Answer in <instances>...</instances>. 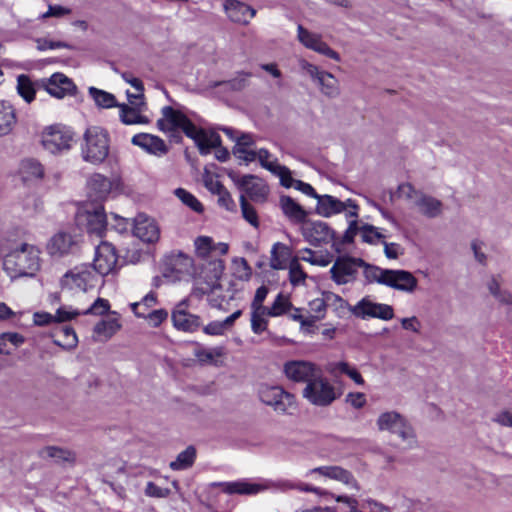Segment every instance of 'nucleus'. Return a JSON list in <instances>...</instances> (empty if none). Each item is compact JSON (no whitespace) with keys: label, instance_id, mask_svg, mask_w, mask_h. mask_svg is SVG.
Segmentation results:
<instances>
[{"label":"nucleus","instance_id":"9d476101","mask_svg":"<svg viewBox=\"0 0 512 512\" xmlns=\"http://www.w3.org/2000/svg\"><path fill=\"white\" fill-rule=\"evenodd\" d=\"M365 261L358 257L348 255L338 256L330 268V275L337 285L353 283Z\"/></svg>","mask_w":512,"mask_h":512},{"label":"nucleus","instance_id":"412c9836","mask_svg":"<svg viewBox=\"0 0 512 512\" xmlns=\"http://www.w3.org/2000/svg\"><path fill=\"white\" fill-rule=\"evenodd\" d=\"M39 86L45 89L51 96L62 99L67 95H73L76 86L73 81L63 73H54L47 79H42Z\"/></svg>","mask_w":512,"mask_h":512},{"label":"nucleus","instance_id":"774afa93","mask_svg":"<svg viewBox=\"0 0 512 512\" xmlns=\"http://www.w3.org/2000/svg\"><path fill=\"white\" fill-rule=\"evenodd\" d=\"M234 273L240 280L247 281L250 279L252 270L244 258L234 260Z\"/></svg>","mask_w":512,"mask_h":512},{"label":"nucleus","instance_id":"13d9d810","mask_svg":"<svg viewBox=\"0 0 512 512\" xmlns=\"http://www.w3.org/2000/svg\"><path fill=\"white\" fill-rule=\"evenodd\" d=\"M300 259L312 265L321 267H326L332 262V259L329 255L318 254L308 248L303 250V255L300 257Z\"/></svg>","mask_w":512,"mask_h":512},{"label":"nucleus","instance_id":"2eb2a0df","mask_svg":"<svg viewBox=\"0 0 512 512\" xmlns=\"http://www.w3.org/2000/svg\"><path fill=\"white\" fill-rule=\"evenodd\" d=\"M110 309L109 301L98 297L87 309L73 308L72 306L62 305L57 308L55 322H67L78 317L79 315H104Z\"/></svg>","mask_w":512,"mask_h":512},{"label":"nucleus","instance_id":"58836bf2","mask_svg":"<svg viewBox=\"0 0 512 512\" xmlns=\"http://www.w3.org/2000/svg\"><path fill=\"white\" fill-rule=\"evenodd\" d=\"M256 155V159L259 160L261 166L279 177L280 180L285 176V173L287 174V170L289 168L279 164L277 158H275L268 150L261 148L256 151Z\"/></svg>","mask_w":512,"mask_h":512},{"label":"nucleus","instance_id":"a211bd4d","mask_svg":"<svg viewBox=\"0 0 512 512\" xmlns=\"http://www.w3.org/2000/svg\"><path fill=\"white\" fill-rule=\"evenodd\" d=\"M162 117L157 121V127L163 132L182 130L186 135L191 130L193 123L182 112L165 106L161 110Z\"/></svg>","mask_w":512,"mask_h":512},{"label":"nucleus","instance_id":"f704fd0d","mask_svg":"<svg viewBox=\"0 0 512 512\" xmlns=\"http://www.w3.org/2000/svg\"><path fill=\"white\" fill-rule=\"evenodd\" d=\"M442 202L422 192L414 209L427 218H436L442 214Z\"/></svg>","mask_w":512,"mask_h":512},{"label":"nucleus","instance_id":"0e129e2a","mask_svg":"<svg viewBox=\"0 0 512 512\" xmlns=\"http://www.w3.org/2000/svg\"><path fill=\"white\" fill-rule=\"evenodd\" d=\"M240 205L243 218L253 227L257 228L259 226L257 212L255 208L247 202L244 195L240 197Z\"/></svg>","mask_w":512,"mask_h":512},{"label":"nucleus","instance_id":"473e14b6","mask_svg":"<svg viewBox=\"0 0 512 512\" xmlns=\"http://www.w3.org/2000/svg\"><path fill=\"white\" fill-rule=\"evenodd\" d=\"M409 420L401 413L390 410L379 414L376 419V427L380 432H388L394 435Z\"/></svg>","mask_w":512,"mask_h":512},{"label":"nucleus","instance_id":"e433bc0d","mask_svg":"<svg viewBox=\"0 0 512 512\" xmlns=\"http://www.w3.org/2000/svg\"><path fill=\"white\" fill-rule=\"evenodd\" d=\"M279 204L282 212L291 222L297 224L305 222L307 212L294 199L289 196H281Z\"/></svg>","mask_w":512,"mask_h":512},{"label":"nucleus","instance_id":"f03ea898","mask_svg":"<svg viewBox=\"0 0 512 512\" xmlns=\"http://www.w3.org/2000/svg\"><path fill=\"white\" fill-rule=\"evenodd\" d=\"M196 255L202 259H212L210 265L211 276L205 287L199 288L201 293L206 294L218 287V280L222 276L224 270V262L219 257L228 252V244L223 242H215L209 236H198L194 240Z\"/></svg>","mask_w":512,"mask_h":512},{"label":"nucleus","instance_id":"c9c22d12","mask_svg":"<svg viewBox=\"0 0 512 512\" xmlns=\"http://www.w3.org/2000/svg\"><path fill=\"white\" fill-rule=\"evenodd\" d=\"M292 256L291 249L283 243L277 242L272 246L270 267L274 270H284L289 266Z\"/></svg>","mask_w":512,"mask_h":512},{"label":"nucleus","instance_id":"4d7b16f0","mask_svg":"<svg viewBox=\"0 0 512 512\" xmlns=\"http://www.w3.org/2000/svg\"><path fill=\"white\" fill-rule=\"evenodd\" d=\"M267 309H252L251 312V329L255 334H261L267 329L266 316Z\"/></svg>","mask_w":512,"mask_h":512},{"label":"nucleus","instance_id":"37998d69","mask_svg":"<svg viewBox=\"0 0 512 512\" xmlns=\"http://www.w3.org/2000/svg\"><path fill=\"white\" fill-rule=\"evenodd\" d=\"M89 96L93 99L95 105L99 108L109 109L118 107L116 97L105 90L98 89L96 87H89Z\"/></svg>","mask_w":512,"mask_h":512},{"label":"nucleus","instance_id":"4be33fe9","mask_svg":"<svg viewBox=\"0 0 512 512\" xmlns=\"http://www.w3.org/2000/svg\"><path fill=\"white\" fill-rule=\"evenodd\" d=\"M283 371L289 380L308 384L320 371V368L308 361L293 360L284 364Z\"/></svg>","mask_w":512,"mask_h":512},{"label":"nucleus","instance_id":"f8f14e48","mask_svg":"<svg viewBox=\"0 0 512 512\" xmlns=\"http://www.w3.org/2000/svg\"><path fill=\"white\" fill-rule=\"evenodd\" d=\"M98 278L87 264L75 266L61 278V286L71 291H83L93 288Z\"/></svg>","mask_w":512,"mask_h":512},{"label":"nucleus","instance_id":"ddd939ff","mask_svg":"<svg viewBox=\"0 0 512 512\" xmlns=\"http://www.w3.org/2000/svg\"><path fill=\"white\" fill-rule=\"evenodd\" d=\"M351 313L361 319L378 318L391 320L394 317V309L391 305L374 302L369 297L362 298L351 309Z\"/></svg>","mask_w":512,"mask_h":512},{"label":"nucleus","instance_id":"6e6552de","mask_svg":"<svg viewBox=\"0 0 512 512\" xmlns=\"http://www.w3.org/2000/svg\"><path fill=\"white\" fill-rule=\"evenodd\" d=\"M299 67L319 87L324 96L336 98L340 95L339 81L332 73L320 69L305 59L299 60Z\"/></svg>","mask_w":512,"mask_h":512},{"label":"nucleus","instance_id":"c756f323","mask_svg":"<svg viewBox=\"0 0 512 512\" xmlns=\"http://www.w3.org/2000/svg\"><path fill=\"white\" fill-rule=\"evenodd\" d=\"M131 142L142 148L149 154L162 157L167 154L169 148L163 139L148 133H139L132 137Z\"/></svg>","mask_w":512,"mask_h":512},{"label":"nucleus","instance_id":"423d86ee","mask_svg":"<svg viewBox=\"0 0 512 512\" xmlns=\"http://www.w3.org/2000/svg\"><path fill=\"white\" fill-rule=\"evenodd\" d=\"M77 223L90 234L102 237L107 227V215L101 203L85 202L77 212Z\"/></svg>","mask_w":512,"mask_h":512},{"label":"nucleus","instance_id":"4c0bfd02","mask_svg":"<svg viewBox=\"0 0 512 512\" xmlns=\"http://www.w3.org/2000/svg\"><path fill=\"white\" fill-rule=\"evenodd\" d=\"M19 174L24 182H35L44 177L43 165L36 159H24L19 167Z\"/></svg>","mask_w":512,"mask_h":512},{"label":"nucleus","instance_id":"72a5a7b5","mask_svg":"<svg viewBox=\"0 0 512 512\" xmlns=\"http://www.w3.org/2000/svg\"><path fill=\"white\" fill-rule=\"evenodd\" d=\"M239 185L253 201H264L268 195L267 186L253 175L241 177Z\"/></svg>","mask_w":512,"mask_h":512},{"label":"nucleus","instance_id":"4468645a","mask_svg":"<svg viewBox=\"0 0 512 512\" xmlns=\"http://www.w3.org/2000/svg\"><path fill=\"white\" fill-rule=\"evenodd\" d=\"M222 131L231 140L235 141V146L233 147V154L238 159L243 160L246 163L253 162L256 160V151L253 149L255 140L252 134L236 131L228 127L222 128Z\"/></svg>","mask_w":512,"mask_h":512},{"label":"nucleus","instance_id":"bb28decb","mask_svg":"<svg viewBox=\"0 0 512 512\" xmlns=\"http://www.w3.org/2000/svg\"><path fill=\"white\" fill-rule=\"evenodd\" d=\"M302 233L305 239L314 245L327 243L333 239V231L323 221L304 222Z\"/></svg>","mask_w":512,"mask_h":512},{"label":"nucleus","instance_id":"8fccbe9b","mask_svg":"<svg viewBox=\"0 0 512 512\" xmlns=\"http://www.w3.org/2000/svg\"><path fill=\"white\" fill-rule=\"evenodd\" d=\"M196 458V449L193 446H188L184 451L180 452L177 458L170 463L172 470H185L191 467Z\"/></svg>","mask_w":512,"mask_h":512},{"label":"nucleus","instance_id":"7c9ffc66","mask_svg":"<svg viewBox=\"0 0 512 512\" xmlns=\"http://www.w3.org/2000/svg\"><path fill=\"white\" fill-rule=\"evenodd\" d=\"M223 8L228 18L239 24H248L256 14L255 9L238 0H225Z\"/></svg>","mask_w":512,"mask_h":512},{"label":"nucleus","instance_id":"e2e57ef3","mask_svg":"<svg viewBox=\"0 0 512 512\" xmlns=\"http://www.w3.org/2000/svg\"><path fill=\"white\" fill-rule=\"evenodd\" d=\"M421 194L422 192L416 190L410 183H402L397 189L398 197L411 202L413 207L416 205L418 197H420Z\"/></svg>","mask_w":512,"mask_h":512},{"label":"nucleus","instance_id":"b1692460","mask_svg":"<svg viewBox=\"0 0 512 512\" xmlns=\"http://www.w3.org/2000/svg\"><path fill=\"white\" fill-rule=\"evenodd\" d=\"M385 286L402 292L413 293L418 286V280L409 271L389 269Z\"/></svg>","mask_w":512,"mask_h":512},{"label":"nucleus","instance_id":"393cba45","mask_svg":"<svg viewBox=\"0 0 512 512\" xmlns=\"http://www.w3.org/2000/svg\"><path fill=\"white\" fill-rule=\"evenodd\" d=\"M189 138L193 139L202 155L210 153L211 149L221 145V137L214 131L198 129L194 124L187 133Z\"/></svg>","mask_w":512,"mask_h":512},{"label":"nucleus","instance_id":"aec40b11","mask_svg":"<svg viewBox=\"0 0 512 512\" xmlns=\"http://www.w3.org/2000/svg\"><path fill=\"white\" fill-rule=\"evenodd\" d=\"M187 308V300H183L178 303L172 311L171 319L173 326L177 330L192 333L202 326V321L199 316L188 312Z\"/></svg>","mask_w":512,"mask_h":512},{"label":"nucleus","instance_id":"ea45409f","mask_svg":"<svg viewBox=\"0 0 512 512\" xmlns=\"http://www.w3.org/2000/svg\"><path fill=\"white\" fill-rule=\"evenodd\" d=\"M394 436L398 439L399 448L403 450H412L418 447L417 434L410 421L403 425Z\"/></svg>","mask_w":512,"mask_h":512},{"label":"nucleus","instance_id":"c03bdc74","mask_svg":"<svg viewBox=\"0 0 512 512\" xmlns=\"http://www.w3.org/2000/svg\"><path fill=\"white\" fill-rule=\"evenodd\" d=\"M54 343L64 349H73L78 343L77 335L71 327H62L54 334Z\"/></svg>","mask_w":512,"mask_h":512},{"label":"nucleus","instance_id":"a18cd8bd","mask_svg":"<svg viewBox=\"0 0 512 512\" xmlns=\"http://www.w3.org/2000/svg\"><path fill=\"white\" fill-rule=\"evenodd\" d=\"M325 297L327 309H332L338 317H344L348 312H351L353 306H350L341 296L327 291L325 292Z\"/></svg>","mask_w":512,"mask_h":512},{"label":"nucleus","instance_id":"680f3d73","mask_svg":"<svg viewBox=\"0 0 512 512\" xmlns=\"http://www.w3.org/2000/svg\"><path fill=\"white\" fill-rule=\"evenodd\" d=\"M291 304L289 299L283 294H278L276 299L274 300L272 306L267 308V314L271 317H277L284 314L289 308Z\"/></svg>","mask_w":512,"mask_h":512},{"label":"nucleus","instance_id":"3c124183","mask_svg":"<svg viewBox=\"0 0 512 512\" xmlns=\"http://www.w3.org/2000/svg\"><path fill=\"white\" fill-rule=\"evenodd\" d=\"M17 91L27 103H31L35 98V86L27 75L22 74L17 77Z\"/></svg>","mask_w":512,"mask_h":512},{"label":"nucleus","instance_id":"1a4fd4ad","mask_svg":"<svg viewBox=\"0 0 512 512\" xmlns=\"http://www.w3.org/2000/svg\"><path fill=\"white\" fill-rule=\"evenodd\" d=\"M122 191V182L118 176L106 177L93 174L88 180V202L101 203L110 196Z\"/></svg>","mask_w":512,"mask_h":512},{"label":"nucleus","instance_id":"5fc2aeb1","mask_svg":"<svg viewBox=\"0 0 512 512\" xmlns=\"http://www.w3.org/2000/svg\"><path fill=\"white\" fill-rule=\"evenodd\" d=\"M361 269H363V274L368 282H376L385 285L389 269H383L374 265H370L366 262L365 265L361 266Z\"/></svg>","mask_w":512,"mask_h":512},{"label":"nucleus","instance_id":"39448f33","mask_svg":"<svg viewBox=\"0 0 512 512\" xmlns=\"http://www.w3.org/2000/svg\"><path fill=\"white\" fill-rule=\"evenodd\" d=\"M302 394L312 405L319 407L329 406L338 398L336 388L321 370L306 384Z\"/></svg>","mask_w":512,"mask_h":512},{"label":"nucleus","instance_id":"c85d7f7f","mask_svg":"<svg viewBox=\"0 0 512 512\" xmlns=\"http://www.w3.org/2000/svg\"><path fill=\"white\" fill-rule=\"evenodd\" d=\"M121 328L119 315L116 312H111L108 317L95 324L92 337L96 342H106Z\"/></svg>","mask_w":512,"mask_h":512},{"label":"nucleus","instance_id":"f257e3e1","mask_svg":"<svg viewBox=\"0 0 512 512\" xmlns=\"http://www.w3.org/2000/svg\"><path fill=\"white\" fill-rule=\"evenodd\" d=\"M41 251L30 243H21L3 257L2 267L11 280L33 278L41 269Z\"/></svg>","mask_w":512,"mask_h":512},{"label":"nucleus","instance_id":"79ce46f5","mask_svg":"<svg viewBox=\"0 0 512 512\" xmlns=\"http://www.w3.org/2000/svg\"><path fill=\"white\" fill-rule=\"evenodd\" d=\"M487 288L490 294L502 305H512V293L502 289L500 277L492 276L487 282Z\"/></svg>","mask_w":512,"mask_h":512},{"label":"nucleus","instance_id":"20e7f679","mask_svg":"<svg viewBox=\"0 0 512 512\" xmlns=\"http://www.w3.org/2000/svg\"><path fill=\"white\" fill-rule=\"evenodd\" d=\"M317 213L323 217H331L335 214H339L345 212L346 218L349 220V227L347 229V234H354L358 229L357 219H358V211L359 206L352 199H347L346 201H341L334 196L331 195H319L316 198Z\"/></svg>","mask_w":512,"mask_h":512},{"label":"nucleus","instance_id":"6e6d98bb","mask_svg":"<svg viewBox=\"0 0 512 512\" xmlns=\"http://www.w3.org/2000/svg\"><path fill=\"white\" fill-rule=\"evenodd\" d=\"M360 236L364 242L373 245L382 244L384 239H386V235L380 228L368 224L360 228Z\"/></svg>","mask_w":512,"mask_h":512},{"label":"nucleus","instance_id":"864d4df0","mask_svg":"<svg viewBox=\"0 0 512 512\" xmlns=\"http://www.w3.org/2000/svg\"><path fill=\"white\" fill-rule=\"evenodd\" d=\"M300 257L295 256L287 267L289 270V281L293 286L304 284L307 274L300 264Z\"/></svg>","mask_w":512,"mask_h":512},{"label":"nucleus","instance_id":"a19ab883","mask_svg":"<svg viewBox=\"0 0 512 512\" xmlns=\"http://www.w3.org/2000/svg\"><path fill=\"white\" fill-rule=\"evenodd\" d=\"M16 124V115L12 106L0 101V136L8 135Z\"/></svg>","mask_w":512,"mask_h":512},{"label":"nucleus","instance_id":"a878e982","mask_svg":"<svg viewBox=\"0 0 512 512\" xmlns=\"http://www.w3.org/2000/svg\"><path fill=\"white\" fill-rule=\"evenodd\" d=\"M76 245L74 237L66 232L54 234L46 244V252L51 257L60 258L72 252Z\"/></svg>","mask_w":512,"mask_h":512},{"label":"nucleus","instance_id":"0eeeda50","mask_svg":"<svg viewBox=\"0 0 512 512\" xmlns=\"http://www.w3.org/2000/svg\"><path fill=\"white\" fill-rule=\"evenodd\" d=\"M41 143L51 154H59L71 149L74 143L73 132L62 125H51L41 133Z\"/></svg>","mask_w":512,"mask_h":512},{"label":"nucleus","instance_id":"338daca9","mask_svg":"<svg viewBox=\"0 0 512 512\" xmlns=\"http://www.w3.org/2000/svg\"><path fill=\"white\" fill-rule=\"evenodd\" d=\"M309 309L316 319H322L325 316L327 310L325 292L322 293L321 297L309 302Z\"/></svg>","mask_w":512,"mask_h":512},{"label":"nucleus","instance_id":"09e8293b","mask_svg":"<svg viewBox=\"0 0 512 512\" xmlns=\"http://www.w3.org/2000/svg\"><path fill=\"white\" fill-rule=\"evenodd\" d=\"M282 186L286 188H295L298 191H301L303 194L308 195L313 198H317L318 194L315 192V189L308 183H305L301 180H296L292 177L291 171L288 169L287 174L280 180Z\"/></svg>","mask_w":512,"mask_h":512},{"label":"nucleus","instance_id":"69168bd1","mask_svg":"<svg viewBox=\"0 0 512 512\" xmlns=\"http://www.w3.org/2000/svg\"><path fill=\"white\" fill-rule=\"evenodd\" d=\"M217 194L219 196L218 203L228 211H235L236 204L232 199L230 193L220 183H216Z\"/></svg>","mask_w":512,"mask_h":512},{"label":"nucleus","instance_id":"6ab92c4d","mask_svg":"<svg viewBox=\"0 0 512 512\" xmlns=\"http://www.w3.org/2000/svg\"><path fill=\"white\" fill-rule=\"evenodd\" d=\"M118 255L115 247L108 242H101L96 250L93 260L94 270L102 276L111 273L117 264Z\"/></svg>","mask_w":512,"mask_h":512},{"label":"nucleus","instance_id":"de8ad7c7","mask_svg":"<svg viewBox=\"0 0 512 512\" xmlns=\"http://www.w3.org/2000/svg\"><path fill=\"white\" fill-rule=\"evenodd\" d=\"M225 355L224 348L217 346L214 348H198L194 352V356L197 360L204 364L217 365L218 359Z\"/></svg>","mask_w":512,"mask_h":512},{"label":"nucleus","instance_id":"cd10ccee","mask_svg":"<svg viewBox=\"0 0 512 512\" xmlns=\"http://www.w3.org/2000/svg\"><path fill=\"white\" fill-rule=\"evenodd\" d=\"M117 108L119 109L120 121L125 125L150 123V119L145 115L147 103H139L138 105L121 103Z\"/></svg>","mask_w":512,"mask_h":512},{"label":"nucleus","instance_id":"dca6fc26","mask_svg":"<svg viewBox=\"0 0 512 512\" xmlns=\"http://www.w3.org/2000/svg\"><path fill=\"white\" fill-rule=\"evenodd\" d=\"M297 38L307 49L313 50L337 62L341 60L339 53L325 43L320 34L313 33L302 25H298L297 27Z\"/></svg>","mask_w":512,"mask_h":512},{"label":"nucleus","instance_id":"2f4dec72","mask_svg":"<svg viewBox=\"0 0 512 512\" xmlns=\"http://www.w3.org/2000/svg\"><path fill=\"white\" fill-rule=\"evenodd\" d=\"M223 491L228 494L239 495H256L270 488V484L266 481L251 482L248 480H239L233 482H225L222 484Z\"/></svg>","mask_w":512,"mask_h":512},{"label":"nucleus","instance_id":"9b49d317","mask_svg":"<svg viewBox=\"0 0 512 512\" xmlns=\"http://www.w3.org/2000/svg\"><path fill=\"white\" fill-rule=\"evenodd\" d=\"M260 400L277 413L285 414L295 408V398L280 386L262 384L258 389Z\"/></svg>","mask_w":512,"mask_h":512},{"label":"nucleus","instance_id":"7ed1b4c3","mask_svg":"<svg viewBox=\"0 0 512 512\" xmlns=\"http://www.w3.org/2000/svg\"><path fill=\"white\" fill-rule=\"evenodd\" d=\"M84 143L81 147V156L84 161L92 164L104 162L109 154V134L99 127L91 126L86 129Z\"/></svg>","mask_w":512,"mask_h":512},{"label":"nucleus","instance_id":"5701e85b","mask_svg":"<svg viewBox=\"0 0 512 512\" xmlns=\"http://www.w3.org/2000/svg\"><path fill=\"white\" fill-rule=\"evenodd\" d=\"M133 233L137 238L147 243H154L160 237L157 223L145 214H139L134 219Z\"/></svg>","mask_w":512,"mask_h":512},{"label":"nucleus","instance_id":"bf43d9fd","mask_svg":"<svg viewBox=\"0 0 512 512\" xmlns=\"http://www.w3.org/2000/svg\"><path fill=\"white\" fill-rule=\"evenodd\" d=\"M334 370L339 373H343L347 375L349 378H351L357 385H364L365 381L362 377V375L358 372V370L351 366L347 362H338L334 366Z\"/></svg>","mask_w":512,"mask_h":512},{"label":"nucleus","instance_id":"603ef678","mask_svg":"<svg viewBox=\"0 0 512 512\" xmlns=\"http://www.w3.org/2000/svg\"><path fill=\"white\" fill-rule=\"evenodd\" d=\"M157 304V295L154 292H149L140 301L133 302L130 304V308L133 314L140 318L145 317V313L148 309L154 307Z\"/></svg>","mask_w":512,"mask_h":512},{"label":"nucleus","instance_id":"052dcab7","mask_svg":"<svg viewBox=\"0 0 512 512\" xmlns=\"http://www.w3.org/2000/svg\"><path fill=\"white\" fill-rule=\"evenodd\" d=\"M175 195L181 200L183 204L191 208L193 211L200 213L203 211L202 204L198 199L185 189L178 188L175 190Z\"/></svg>","mask_w":512,"mask_h":512},{"label":"nucleus","instance_id":"f3484780","mask_svg":"<svg viewBox=\"0 0 512 512\" xmlns=\"http://www.w3.org/2000/svg\"><path fill=\"white\" fill-rule=\"evenodd\" d=\"M307 476H321L331 480L338 481L345 485L348 489L359 491L360 486L354 475L344 469L341 466L336 465H328V466H320L313 469H310L307 472Z\"/></svg>","mask_w":512,"mask_h":512},{"label":"nucleus","instance_id":"49530a36","mask_svg":"<svg viewBox=\"0 0 512 512\" xmlns=\"http://www.w3.org/2000/svg\"><path fill=\"white\" fill-rule=\"evenodd\" d=\"M40 455L42 458H52L57 462L72 463L76 459V454L73 451L56 446H47L43 448Z\"/></svg>","mask_w":512,"mask_h":512}]
</instances>
